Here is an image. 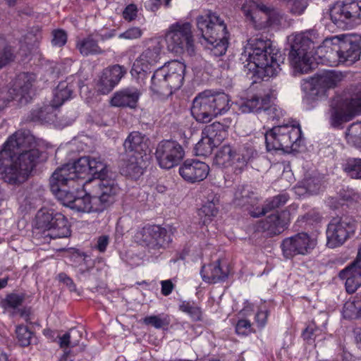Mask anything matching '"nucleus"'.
Returning <instances> with one entry per match:
<instances>
[{"instance_id": "nucleus-1", "label": "nucleus", "mask_w": 361, "mask_h": 361, "mask_svg": "<svg viewBox=\"0 0 361 361\" xmlns=\"http://www.w3.org/2000/svg\"><path fill=\"white\" fill-rule=\"evenodd\" d=\"M105 163L100 157H82L73 164H67L57 169L49 179L50 190L53 195L64 205L78 212H102L93 201V195L86 193L82 197H75L74 192L78 189L77 181L84 182L88 173L102 177Z\"/></svg>"}, {"instance_id": "nucleus-2", "label": "nucleus", "mask_w": 361, "mask_h": 361, "mask_svg": "<svg viewBox=\"0 0 361 361\" xmlns=\"http://www.w3.org/2000/svg\"><path fill=\"white\" fill-rule=\"evenodd\" d=\"M28 130H18L9 137L0 151V173L10 184L23 183L35 166L40 152Z\"/></svg>"}, {"instance_id": "nucleus-3", "label": "nucleus", "mask_w": 361, "mask_h": 361, "mask_svg": "<svg viewBox=\"0 0 361 361\" xmlns=\"http://www.w3.org/2000/svg\"><path fill=\"white\" fill-rule=\"evenodd\" d=\"M281 59H283L280 52L272 47L271 42L261 38H256L248 43L240 57L243 63L247 62L250 71L255 70L261 77L276 75Z\"/></svg>"}, {"instance_id": "nucleus-4", "label": "nucleus", "mask_w": 361, "mask_h": 361, "mask_svg": "<svg viewBox=\"0 0 361 361\" xmlns=\"http://www.w3.org/2000/svg\"><path fill=\"white\" fill-rule=\"evenodd\" d=\"M314 30H307L288 37L290 50L288 59L295 73H308L313 68L312 50L317 44Z\"/></svg>"}, {"instance_id": "nucleus-5", "label": "nucleus", "mask_w": 361, "mask_h": 361, "mask_svg": "<svg viewBox=\"0 0 361 361\" xmlns=\"http://www.w3.org/2000/svg\"><path fill=\"white\" fill-rule=\"evenodd\" d=\"M230 97L221 92L204 90L193 99L191 114L199 123L210 122L214 117L228 111Z\"/></svg>"}, {"instance_id": "nucleus-6", "label": "nucleus", "mask_w": 361, "mask_h": 361, "mask_svg": "<svg viewBox=\"0 0 361 361\" xmlns=\"http://www.w3.org/2000/svg\"><path fill=\"white\" fill-rule=\"evenodd\" d=\"M197 27L202 37L211 44L215 56L224 55L228 47L226 26L215 13L209 11L197 18Z\"/></svg>"}, {"instance_id": "nucleus-7", "label": "nucleus", "mask_w": 361, "mask_h": 361, "mask_svg": "<svg viewBox=\"0 0 361 361\" xmlns=\"http://www.w3.org/2000/svg\"><path fill=\"white\" fill-rule=\"evenodd\" d=\"M334 46L326 51V59L331 66L341 63L352 64L360 59L361 54V36L357 34L336 35L326 39L325 43Z\"/></svg>"}, {"instance_id": "nucleus-8", "label": "nucleus", "mask_w": 361, "mask_h": 361, "mask_svg": "<svg viewBox=\"0 0 361 361\" xmlns=\"http://www.w3.org/2000/svg\"><path fill=\"white\" fill-rule=\"evenodd\" d=\"M185 65L174 60L157 69L152 77L151 90L159 94L169 95L179 90L184 81Z\"/></svg>"}, {"instance_id": "nucleus-9", "label": "nucleus", "mask_w": 361, "mask_h": 361, "mask_svg": "<svg viewBox=\"0 0 361 361\" xmlns=\"http://www.w3.org/2000/svg\"><path fill=\"white\" fill-rule=\"evenodd\" d=\"M284 121L265 133L268 151L282 150L289 153L298 150L302 135L301 129L298 124L289 125Z\"/></svg>"}, {"instance_id": "nucleus-10", "label": "nucleus", "mask_w": 361, "mask_h": 361, "mask_svg": "<svg viewBox=\"0 0 361 361\" xmlns=\"http://www.w3.org/2000/svg\"><path fill=\"white\" fill-rule=\"evenodd\" d=\"M35 232L44 240L67 238L71 235L68 219L61 213L53 210L41 209L35 217Z\"/></svg>"}, {"instance_id": "nucleus-11", "label": "nucleus", "mask_w": 361, "mask_h": 361, "mask_svg": "<svg viewBox=\"0 0 361 361\" xmlns=\"http://www.w3.org/2000/svg\"><path fill=\"white\" fill-rule=\"evenodd\" d=\"M167 49L172 53L180 54L186 51L194 53V39L192 25L189 22L178 21L171 24L166 34Z\"/></svg>"}, {"instance_id": "nucleus-12", "label": "nucleus", "mask_w": 361, "mask_h": 361, "mask_svg": "<svg viewBox=\"0 0 361 361\" xmlns=\"http://www.w3.org/2000/svg\"><path fill=\"white\" fill-rule=\"evenodd\" d=\"M329 106L330 124L334 128L338 127L351 120L355 114L361 112V91L355 93L350 100L336 96L330 102Z\"/></svg>"}, {"instance_id": "nucleus-13", "label": "nucleus", "mask_w": 361, "mask_h": 361, "mask_svg": "<svg viewBox=\"0 0 361 361\" xmlns=\"http://www.w3.org/2000/svg\"><path fill=\"white\" fill-rule=\"evenodd\" d=\"M134 240L150 253L156 255L165 250L172 241L171 231L157 225L145 226L135 233Z\"/></svg>"}, {"instance_id": "nucleus-14", "label": "nucleus", "mask_w": 361, "mask_h": 361, "mask_svg": "<svg viewBox=\"0 0 361 361\" xmlns=\"http://www.w3.org/2000/svg\"><path fill=\"white\" fill-rule=\"evenodd\" d=\"M357 221L348 214L333 217L329 223L326 231V245L329 248L341 246L354 235Z\"/></svg>"}, {"instance_id": "nucleus-15", "label": "nucleus", "mask_w": 361, "mask_h": 361, "mask_svg": "<svg viewBox=\"0 0 361 361\" xmlns=\"http://www.w3.org/2000/svg\"><path fill=\"white\" fill-rule=\"evenodd\" d=\"M330 18L341 29H347L360 24L361 0L337 1L330 9Z\"/></svg>"}, {"instance_id": "nucleus-16", "label": "nucleus", "mask_w": 361, "mask_h": 361, "mask_svg": "<svg viewBox=\"0 0 361 361\" xmlns=\"http://www.w3.org/2000/svg\"><path fill=\"white\" fill-rule=\"evenodd\" d=\"M107 169L105 165L104 174L102 177H98L96 174L88 173V176H92L93 180L88 177L85 182L78 183V186H83L85 188L88 183H92L94 190L92 192L93 195V201L97 203L99 207L102 208V211L111 204L115 200V196L118 191V188L114 184V181L111 180H106L107 175Z\"/></svg>"}, {"instance_id": "nucleus-17", "label": "nucleus", "mask_w": 361, "mask_h": 361, "mask_svg": "<svg viewBox=\"0 0 361 361\" xmlns=\"http://www.w3.org/2000/svg\"><path fill=\"white\" fill-rule=\"evenodd\" d=\"M343 78L344 75L340 71H326L305 80L302 88L310 97L322 96L327 90L336 87Z\"/></svg>"}, {"instance_id": "nucleus-18", "label": "nucleus", "mask_w": 361, "mask_h": 361, "mask_svg": "<svg viewBox=\"0 0 361 361\" xmlns=\"http://www.w3.org/2000/svg\"><path fill=\"white\" fill-rule=\"evenodd\" d=\"M185 152L175 140H164L157 146L155 157L161 168L170 169L178 165L183 159Z\"/></svg>"}, {"instance_id": "nucleus-19", "label": "nucleus", "mask_w": 361, "mask_h": 361, "mask_svg": "<svg viewBox=\"0 0 361 361\" xmlns=\"http://www.w3.org/2000/svg\"><path fill=\"white\" fill-rule=\"evenodd\" d=\"M316 245V241L306 233H299L290 238H285L281 244L283 255L290 259L297 255H305Z\"/></svg>"}, {"instance_id": "nucleus-20", "label": "nucleus", "mask_w": 361, "mask_h": 361, "mask_svg": "<svg viewBox=\"0 0 361 361\" xmlns=\"http://www.w3.org/2000/svg\"><path fill=\"white\" fill-rule=\"evenodd\" d=\"M238 5L240 6L247 19L254 25L256 24L255 14L258 9L265 13L267 25H272L279 22V13L275 10L261 4L259 0H238Z\"/></svg>"}, {"instance_id": "nucleus-21", "label": "nucleus", "mask_w": 361, "mask_h": 361, "mask_svg": "<svg viewBox=\"0 0 361 361\" xmlns=\"http://www.w3.org/2000/svg\"><path fill=\"white\" fill-rule=\"evenodd\" d=\"M35 82V76L33 74L28 73H22L18 75L13 82V85L9 89L8 93L10 101L17 99L23 103L27 102L31 98L30 92Z\"/></svg>"}, {"instance_id": "nucleus-22", "label": "nucleus", "mask_w": 361, "mask_h": 361, "mask_svg": "<svg viewBox=\"0 0 361 361\" xmlns=\"http://www.w3.org/2000/svg\"><path fill=\"white\" fill-rule=\"evenodd\" d=\"M290 212L286 208L281 212L271 214L260 223V228L269 236L278 235L282 233L290 222Z\"/></svg>"}, {"instance_id": "nucleus-23", "label": "nucleus", "mask_w": 361, "mask_h": 361, "mask_svg": "<svg viewBox=\"0 0 361 361\" xmlns=\"http://www.w3.org/2000/svg\"><path fill=\"white\" fill-rule=\"evenodd\" d=\"M209 172V166L197 160H186L179 168L180 176L190 183L202 181L207 177Z\"/></svg>"}, {"instance_id": "nucleus-24", "label": "nucleus", "mask_w": 361, "mask_h": 361, "mask_svg": "<svg viewBox=\"0 0 361 361\" xmlns=\"http://www.w3.org/2000/svg\"><path fill=\"white\" fill-rule=\"evenodd\" d=\"M140 95V92L135 87L125 88L116 92L110 103L116 107L134 109L137 106Z\"/></svg>"}, {"instance_id": "nucleus-25", "label": "nucleus", "mask_w": 361, "mask_h": 361, "mask_svg": "<svg viewBox=\"0 0 361 361\" xmlns=\"http://www.w3.org/2000/svg\"><path fill=\"white\" fill-rule=\"evenodd\" d=\"M356 263L352 262L338 274L341 279L345 280V290L348 293H354L361 286V267H357Z\"/></svg>"}, {"instance_id": "nucleus-26", "label": "nucleus", "mask_w": 361, "mask_h": 361, "mask_svg": "<svg viewBox=\"0 0 361 361\" xmlns=\"http://www.w3.org/2000/svg\"><path fill=\"white\" fill-rule=\"evenodd\" d=\"M124 149L135 156H146L148 149V139L139 132H133L126 139L123 143Z\"/></svg>"}, {"instance_id": "nucleus-27", "label": "nucleus", "mask_w": 361, "mask_h": 361, "mask_svg": "<svg viewBox=\"0 0 361 361\" xmlns=\"http://www.w3.org/2000/svg\"><path fill=\"white\" fill-rule=\"evenodd\" d=\"M257 202V198L248 186L239 185L235 189L233 197V204L240 207L249 209Z\"/></svg>"}, {"instance_id": "nucleus-28", "label": "nucleus", "mask_w": 361, "mask_h": 361, "mask_svg": "<svg viewBox=\"0 0 361 361\" xmlns=\"http://www.w3.org/2000/svg\"><path fill=\"white\" fill-rule=\"evenodd\" d=\"M200 274L204 281L214 283L224 281L228 276L227 272L221 267L219 259L207 267L203 266Z\"/></svg>"}, {"instance_id": "nucleus-29", "label": "nucleus", "mask_w": 361, "mask_h": 361, "mask_svg": "<svg viewBox=\"0 0 361 361\" xmlns=\"http://www.w3.org/2000/svg\"><path fill=\"white\" fill-rule=\"evenodd\" d=\"M288 200L289 195L287 193H281L276 195L271 198L267 199L260 209L257 208L256 211L251 212V215L253 217H259L265 215L267 213L283 206Z\"/></svg>"}, {"instance_id": "nucleus-30", "label": "nucleus", "mask_w": 361, "mask_h": 361, "mask_svg": "<svg viewBox=\"0 0 361 361\" xmlns=\"http://www.w3.org/2000/svg\"><path fill=\"white\" fill-rule=\"evenodd\" d=\"M145 161L143 155L132 154L122 167L123 173L131 178H138L144 171Z\"/></svg>"}, {"instance_id": "nucleus-31", "label": "nucleus", "mask_w": 361, "mask_h": 361, "mask_svg": "<svg viewBox=\"0 0 361 361\" xmlns=\"http://www.w3.org/2000/svg\"><path fill=\"white\" fill-rule=\"evenodd\" d=\"M76 48L84 56L102 54L104 53V50L99 46L97 40L94 38L92 34L81 39H78L76 42Z\"/></svg>"}, {"instance_id": "nucleus-32", "label": "nucleus", "mask_w": 361, "mask_h": 361, "mask_svg": "<svg viewBox=\"0 0 361 361\" xmlns=\"http://www.w3.org/2000/svg\"><path fill=\"white\" fill-rule=\"evenodd\" d=\"M270 99L269 94H265L264 96L254 95L245 101L241 104L240 109L243 113H262L264 106L270 103Z\"/></svg>"}, {"instance_id": "nucleus-33", "label": "nucleus", "mask_w": 361, "mask_h": 361, "mask_svg": "<svg viewBox=\"0 0 361 361\" xmlns=\"http://www.w3.org/2000/svg\"><path fill=\"white\" fill-rule=\"evenodd\" d=\"M161 54V45L159 42H154L140 56L137 63L143 66L154 65L159 61Z\"/></svg>"}, {"instance_id": "nucleus-34", "label": "nucleus", "mask_w": 361, "mask_h": 361, "mask_svg": "<svg viewBox=\"0 0 361 361\" xmlns=\"http://www.w3.org/2000/svg\"><path fill=\"white\" fill-rule=\"evenodd\" d=\"M202 135L209 138L216 145H219L226 137V127L220 122H214L205 126L202 131Z\"/></svg>"}, {"instance_id": "nucleus-35", "label": "nucleus", "mask_w": 361, "mask_h": 361, "mask_svg": "<svg viewBox=\"0 0 361 361\" xmlns=\"http://www.w3.org/2000/svg\"><path fill=\"white\" fill-rule=\"evenodd\" d=\"M56 116L54 106H44L36 108L30 111L29 121L41 123L54 121Z\"/></svg>"}, {"instance_id": "nucleus-36", "label": "nucleus", "mask_w": 361, "mask_h": 361, "mask_svg": "<svg viewBox=\"0 0 361 361\" xmlns=\"http://www.w3.org/2000/svg\"><path fill=\"white\" fill-rule=\"evenodd\" d=\"M237 157V152L229 145H223L217 152L214 163L220 167H228L231 165L233 159Z\"/></svg>"}, {"instance_id": "nucleus-37", "label": "nucleus", "mask_w": 361, "mask_h": 361, "mask_svg": "<svg viewBox=\"0 0 361 361\" xmlns=\"http://www.w3.org/2000/svg\"><path fill=\"white\" fill-rule=\"evenodd\" d=\"M73 85L66 81L59 83L54 92L53 106H59L71 97Z\"/></svg>"}, {"instance_id": "nucleus-38", "label": "nucleus", "mask_w": 361, "mask_h": 361, "mask_svg": "<svg viewBox=\"0 0 361 361\" xmlns=\"http://www.w3.org/2000/svg\"><path fill=\"white\" fill-rule=\"evenodd\" d=\"M16 53L5 38L0 36V69L13 61Z\"/></svg>"}, {"instance_id": "nucleus-39", "label": "nucleus", "mask_w": 361, "mask_h": 361, "mask_svg": "<svg viewBox=\"0 0 361 361\" xmlns=\"http://www.w3.org/2000/svg\"><path fill=\"white\" fill-rule=\"evenodd\" d=\"M82 333L80 330L72 328L67 333L59 337L61 348L75 347L78 345L82 338Z\"/></svg>"}, {"instance_id": "nucleus-40", "label": "nucleus", "mask_w": 361, "mask_h": 361, "mask_svg": "<svg viewBox=\"0 0 361 361\" xmlns=\"http://www.w3.org/2000/svg\"><path fill=\"white\" fill-rule=\"evenodd\" d=\"M359 304L354 296L352 299L346 301L343 307V317L347 319H355L361 317L359 310Z\"/></svg>"}, {"instance_id": "nucleus-41", "label": "nucleus", "mask_w": 361, "mask_h": 361, "mask_svg": "<svg viewBox=\"0 0 361 361\" xmlns=\"http://www.w3.org/2000/svg\"><path fill=\"white\" fill-rule=\"evenodd\" d=\"M344 171L352 178L361 179V159H348L343 166Z\"/></svg>"}, {"instance_id": "nucleus-42", "label": "nucleus", "mask_w": 361, "mask_h": 361, "mask_svg": "<svg viewBox=\"0 0 361 361\" xmlns=\"http://www.w3.org/2000/svg\"><path fill=\"white\" fill-rule=\"evenodd\" d=\"M217 146L209 138L202 135L201 140L195 145V152L197 156L207 157Z\"/></svg>"}, {"instance_id": "nucleus-43", "label": "nucleus", "mask_w": 361, "mask_h": 361, "mask_svg": "<svg viewBox=\"0 0 361 361\" xmlns=\"http://www.w3.org/2000/svg\"><path fill=\"white\" fill-rule=\"evenodd\" d=\"M126 72V68L118 64L114 65L103 71V73L107 75L109 79H111V82L115 85L118 84Z\"/></svg>"}, {"instance_id": "nucleus-44", "label": "nucleus", "mask_w": 361, "mask_h": 361, "mask_svg": "<svg viewBox=\"0 0 361 361\" xmlns=\"http://www.w3.org/2000/svg\"><path fill=\"white\" fill-rule=\"evenodd\" d=\"M219 204L218 197L213 195L212 199L208 198L207 201L202 205L200 210V215L204 214L209 219L215 216L218 213L217 205Z\"/></svg>"}, {"instance_id": "nucleus-45", "label": "nucleus", "mask_w": 361, "mask_h": 361, "mask_svg": "<svg viewBox=\"0 0 361 361\" xmlns=\"http://www.w3.org/2000/svg\"><path fill=\"white\" fill-rule=\"evenodd\" d=\"M143 323L156 329H161L169 325L170 319L167 315H152L145 317L143 319Z\"/></svg>"}, {"instance_id": "nucleus-46", "label": "nucleus", "mask_w": 361, "mask_h": 361, "mask_svg": "<svg viewBox=\"0 0 361 361\" xmlns=\"http://www.w3.org/2000/svg\"><path fill=\"white\" fill-rule=\"evenodd\" d=\"M262 117L267 118L271 121H280V119L284 116L283 110L276 104H268L264 108L262 111ZM281 123L279 122V124Z\"/></svg>"}, {"instance_id": "nucleus-47", "label": "nucleus", "mask_w": 361, "mask_h": 361, "mask_svg": "<svg viewBox=\"0 0 361 361\" xmlns=\"http://www.w3.org/2000/svg\"><path fill=\"white\" fill-rule=\"evenodd\" d=\"M16 337L19 345L22 347H27L31 343L33 333L24 325H19L16 329Z\"/></svg>"}, {"instance_id": "nucleus-48", "label": "nucleus", "mask_w": 361, "mask_h": 361, "mask_svg": "<svg viewBox=\"0 0 361 361\" xmlns=\"http://www.w3.org/2000/svg\"><path fill=\"white\" fill-rule=\"evenodd\" d=\"M257 152L256 147L250 142H247L239 149L237 153V159H242L243 163H247L249 160L257 156Z\"/></svg>"}, {"instance_id": "nucleus-49", "label": "nucleus", "mask_w": 361, "mask_h": 361, "mask_svg": "<svg viewBox=\"0 0 361 361\" xmlns=\"http://www.w3.org/2000/svg\"><path fill=\"white\" fill-rule=\"evenodd\" d=\"M180 311L188 314L193 321H200L202 319L201 309L195 305L194 303L183 301L179 306Z\"/></svg>"}, {"instance_id": "nucleus-50", "label": "nucleus", "mask_w": 361, "mask_h": 361, "mask_svg": "<svg viewBox=\"0 0 361 361\" xmlns=\"http://www.w3.org/2000/svg\"><path fill=\"white\" fill-rule=\"evenodd\" d=\"M25 300L23 294L10 293L4 300V305L8 308L16 309L20 306Z\"/></svg>"}, {"instance_id": "nucleus-51", "label": "nucleus", "mask_w": 361, "mask_h": 361, "mask_svg": "<svg viewBox=\"0 0 361 361\" xmlns=\"http://www.w3.org/2000/svg\"><path fill=\"white\" fill-rule=\"evenodd\" d=\"M115 86L116 85L111 82V79L102 73V75L97 85V91L102 94H107L114 88Z\"/></svg>"}, {"instance_id": "nucleus-52", "label": "nucleus", "mask_w": 361, "mask_h": 361, "mask_svg": "<svg viewBox=\"0 0 361 361\" xmlns=\"http://www.w3.org/2000/svg\"><path fill=\"white\" fill-rule=\"evenodd\" d=\"M51 44L54 47H61L67 42V34L63 30H54L51 32Z\"/></svg>"}, {"instance_id": "nucleus-53", "label": "nucleus", "mask_w": 361, "mask_h": 361, "mask_svg": "<svg viewBox=\"0 0 361 361\" xmlns=\"http://www.w3.org/2000/svg\"><path fill=\"white\" fill-rule=\"evenodd\" d=\"M142 35V31L140 27H133L119 34L118 38L132 40L141 37Z\"/></svg>"}, {"instance_id": "nucleus-54", "label": "nucleus", "mask_w": 361, "mask_h": 361, "mask_svg": "<svg viewBox=\"0 0 361 361\" xmlns=\"http://www.w3.org/2000/svg\"><path fill=\"white\" fill-rule=\"evenodd\" d=\"M319 329L314 323L309 324L302 332V337L309 344H312Z\"/></svg>"}, {"instance_id": "nucleus-55", "label": "nucleus", "mask_w": 361, "mask_h": 361, "mask_svg": "<svg viewBox=\"0 0 361 361\" xmlns=\"http://www.w3.org/2000/svg\"><path fill=\"white\" fill-rule=\"evenodd\" d=\"M137 7L134 4H130L128 5L123 11V18L130 22L135 20L137 16Z\"/></svg>"}, {"instance_id": "nucleus-56", "label": "nucleus", "mask_w": 361, "mask_h": 361, "mask_svg": "<svg viewBox=\"0 0 361 361\" xmlns=\"http://www.w3.org/2000/svg\"><path fill=\"white\" fill-rule=\"evenodd\" d=\"M269 314V312L265 307H261L257 311L255 315V322L259 328H263L266 325Z\"/></svg>"}, {"instance_id": "nucleus-57", "label": "nucleus", "mask_w": 361, "mask_h": 361, "mask_svg": "<svg viewBox=\"0 0 361 361\" xmlns=\"http://www.w3.org/2000/svg\"><path fill=\"white\" fill-rule=\"evenodd\" d=\"M235 331L238 334L247 335L251 331V324L247 319H240L235 326Z\"/></svg>"}, {"instance_id": "nucleus-58", "label": "nucleus", "mask_w": 361, "mask_h": 361, "mask_svg": "<svg viewBox=\"0 0 361 361\" xmlns=\"http://www.w3.org/2000/svg\"><path fill=\"white\" fill-rule=\"evenodd\" d=\"M304 185L307 191L311 194L317 193L320 189V182L317 178L307 179L305 181Z\"/></svg>"}, {"instance_id": "nucleus-59", "label": "nucleus", "mask_w": 361, "mask_h": 361, "mask_svg": "<svg viewBox=\"0 0 361 361\" xmlns=\"http://www.w3.org/2000/svg\"><path fill=\"white\" fill-rule=\"evenodd\" d=\"M59 280L66 284L71 291H75L76 290V286L74 283L73 281L65 273H60L58 275Z\"/></svg>"}, {"instance_id": "nucleus-60", "label": "nucleus", "mask_w": 361, "mask_h": 361, "mask_svg": "<svg viewBox=\"0 0 361 361\" xmlns=\"http://www.w3.org/2000/svg\"><path fill=\"white\" fill-rule=\"evenodd\" d=\"M109 243V238L108 235H101L97 238V244L95 245V247L99 252H104L106 249V247Z\"/></svg>"}, {"instance_id": "nucleus-61", "label": "nucleus", "mask_w": 361, "mask_h": 361, "mask_svg": "<svg viewBox=\"0 0 361 361\" xmlns=\"http://www.w3.org/2000/svg\"><path fill=\"white\" fill-rule=\"evenodd\" d=\"M161 293L165 296L170 295L174 288V285L171 280L161 281Z\"/></svg>"}, {"instance_id": "nucleus-62", "label": "nucleus", "mask_w": 361, "mask_h": 361, "mask_svg": "<svg viewBox=\"0 0 361 361\" xmlns=\"http://www.w3.org/2000/svg\"><path fill=\"white\" fill-rule=\"evenodd\" d=\"M4 94V92L3 91H0V111L6 106V104L8 102H10V99L6 98Z\"/></svg>"}, {"instance_id": "nucleus-63", "label": "nucleus", "mask_w": 361, "mask_h": 361, "mask_svg": "<svg viewBox=\"0 0 361 361\" xmlns=\"http://www.w3.org/2000/svg\"><path fill=\"white\" fill-rule=\"evenodd\" d=\"M353 262H357L356 266L361 267V246L358 249L357 255L356 259Z\"/></svg>"}, {"instance_id": "nucleus-64", "label": "nucleus", "mask_w": 361, "mask_h": 361, "mask_svg": "<svg viewBox=\"0 0 361 361\" xmlns=\"http://www.w3.org/2000/svg\"><path fill=\"white\" fill-rule=\"evenodd\" d=\"M355 341L359 348H361V329L355 332Z\"/></svg>"}]
</instances>
